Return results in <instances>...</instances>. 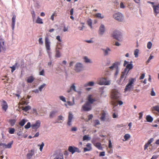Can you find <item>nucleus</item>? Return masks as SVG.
<instances>
[{"label": "nucleus", "instance_id": "obj_1", "mask_svg": "<svg viewBox=\"0 0 159 159\" xmlns=\"http://www.w3.org/2000/svg\"><path fill=\"white\" fill-rule=\"evenodd\" d=\"M92 95H89L87 97L88 102L82 106V109L85 111H88L92 109L91 104L96 100L92 98Z\"/></svg>", "mask_w": 159, "mask_h": 159}, {"label": "nucleus", "instance_id": "obj_2", "mask_svg": "<svg viewBox=\"0 0 159 159\" xmlns=\"http://www.w3.org/2000/svg\"><path fill=\"white\" fill-rule=\"evenodd\" d=\"M135 81V79L134 78H131L129 80V83L125 89V92L130 91L134 89V83Z\"/></svg>", "mask_w": 159, "mask_h": 159}, {"label": "nucleus", "instance_id": "obj_3", "mask_svg": "<svg viewBox=\"0 0 159 159\" xmlns=\"http://www.w3.org/2000/svg\"><path fill=\"white\" fill-rule=\"evenodd\" d=\"M45 43L46 50L49 56H50L51 52L50 50V42L48 35H46L45 38Z\"/></svg>", "mask_w": 159, "mask_h": 159}, {"label": "nucleus", "instance_id": "obj_4", "mask_svg": "<svg viewBox=\"0 0 159 159\" xmlns=\"http://www.w3.org/2000/svg\"><path fill=\"white\" fill-rule=\"evenodd\" d=\"M110 81L107 80V78H99L98 80V83L100 85H109Z\"/></svg>", "mask_w": 159, "mask_h": 159}, {"label": "nucleus", "instance_id": "obj_5", "mask_svg": "<svg viewBox=\"0 0 159 159\" xmlns=\"http://www.w3.org/2000/svg\"><path fill=\"white\" fill-rule=\"evenodd\" d=\"M56 48V57H61L60 50L62 49V44L61 43H57Z\"/></svg>", "mask_w": 159, "mask_h": 159}, {"label": "nucleus", "instance_id": "obj_6", "mask_svg": "<svg viewBox=\"0 0 159 159\" xmlns=\"http://www.w3.org/2000/svg\"><path fill=\"white\" fill-rule=\"evenodd\" d=\"M120 61H116L113 63L112 65L109 67V68L111 69H113L114 68H116L115 75H117L118 73V66L120 65Z\"/></svg>", "mask_w": 159, "mask_h": 159}, {"label": "nucleus", "instance_id": "obj_7", "mask_svg": "<svg viewBox=\"0 0 159 159\" xmlns=\"http://www.w3.org/2000/svg\"><path fill=\"white\" fill-rule=\"evenodd\" d=\"M68 150L72 154H74L75 152L79 153L80 152V149L78 148L75 146H69Z\"/></svg>", "mask_w": 159, "mask_h": 159}, {"label": "nucleus", "instance_id": "obj_8", "mask_svg": "<svg viewBox=\"0 0 159 159\" xmlns=\"http://www.w3.org/2000/svg\"><path fill=\"white\" fill-rule=\"evenodd\" d=\"M111 97L114 99H117L120 97V94L116 89H113L111 92Z\"/></svg>", "mask_w": 159, "mask_h": 159}, {"label": "nucleus", "instance_id": "obj_9", "mask_svg": "<svg viewBox=\"0 0 159 159\" xmlns=\"http://www.w3.org/2000/svg\"><path fill=\"white\" fill-rule=\"evenodd\" d=\"M129 72V70H127L126 69H125L124 71L121 73V75L120 78V80L119 84H121V81L123 79V81H124L126 77V76L127 75Z\"/></svg>", "mask_w": 159, "mask_h": 159}, {"label": "nucleus", "instance_id": "obj_10", "mask_svg": "<svg viewBox=\"0 0 159 159\" xmlns=\"http://www.w3.org/2000/svg\"><path fill=\"white\" fill-rule=\"evenodd\" d=\"M113 16L115 19L119 21H121L123 18V16L122 14L120 13L115 14L113 15Z\"/></svg>", "mask_w": 159, "mask_h": 159}, {"label": "nucleus", "instance_id": "obj_11", "mask_svg": "<svg viewBox=\"0 0 159 159\" xmlns=\"http://www.w3.org/2000/svg\"><path fill=\"white\" fill-rule=\"evenodd\" d=\"M40 121L38 120L36 121L35 124H32L31 125V127L32 129L36 130L40 127Z\"/></svg>", "mask_w": 159, "mask_h": 159}, {"label": "nucleus", "instance_id": "obj_12", "mask_svg": "<svg viewBox=\"0 0 159 159\" xmlns=\"http://www.w3.org/2000/svg\"><path fill=\"white\" fill-rule=\"evenodd\" d=\"M35 150L34 149H31L29 151L26 155L27 159H30L32 156L34 155Z\"/></svg>", "mask_w": 159, "mask_h": 159}, {"label": "nucleus", "instance_id": "obj_13", "mask_svg": "<svg viewBox=\"0 0 159 159\" xmlns=\"http://www.w3.org/2000/svg\"><path fill=\"white\" fill-rule=\"evenodd\" d=\"M83 69V66L81 64L78 63L75 66V70L77 72H79Z\"/></svg>", "mask_w": 159, "mask_h": 159}, {"label": "nucleus", "instance_id": "obj_14", "mask_svg": "<svg viewBox=\"0 0 159 159\" xmlns=\"http://www.w3.org/2000/svg\"><path fill=\"white\" fill-rule=\"evenodd\" d=\"M52 159H63V155L61 154H56L51 156Z\"/></svg>", "mask_w": 159, "mask_h": 159}, {"label": "nucleus", "instance_id": "obj_15", "mask_svg": "<svg viewBox=\"0 0 159 159\" xmlns=\"http://www.w3.org/2000/svg\"><path fill=\"white\" fill-rule=\"evenodd\" d=\"M112 36L114 39L119 40V39L120 36V33L119 32L116 31H114L112 34Z\"/></svg>", "mask_w": 159, "mask_h": 159}, {"label": "nucleus", "instance_id": "obj_16", "mask_svg": "<svg viewBox=\"0 0 159 159\" xmlns=\"http://www.w3.org/2000/svg\"><path fill=\"white\" fill-rule=\"evenodd\" d=\"M92 143L98 149L101 150L102 148L101 144L99 142L96 143L95 140L93 139L92 141Z\"/></svg>", "mask_w": 159, "mask_h": 159}, {"label": "nucleus", "instance_id": "obj_17", "mask_svg": "<svg viewBox=\"0 0 159 159\" xmlns=\"http://www.w3.org/2000/svg\"><path fill=\"white\" fill-rule=\"evenodd\" d=\"M73 118V116L72 114L70 112H69V116H68V121L67 123V125L70 126L71 125V122H72V120Z\"/></svg>", "mask_w": 159, "mask_h": 159}, {"label": "nucleus", "instance_id": "obj_18", "mask_svg": "<svg viewBox=\"0 0 159 159\" xmlns=\"http://www.w3.org/2000/svg\"><path fill=\"white\" fill-rule=\"evenodd\" d=\"M154 12L155 13V16H156L157 14L159 13V4L157 5H153L152 6Z\"/></svg>", "mask_w": 159, "mask_h": 159}, {"label": "nucleus", "instance_id": "obj_19", "mask_svg": "<svg viewBox=\"0 0 159 159\" xmlns=\"http://www.w3.org/2000/svg\"><path fill=\"white\" fill-rule=\"evenodd\" d=\"M2 109L5 111H6L8 108V105L6 101L4 100H2Z\"/></svg>", "mask_w": 159, "mask_h": 159}, {"label": "nucleus", "instance_id": "obj_20", "mask_svg": "<svg viewBox=\"0 0 159 159\" xmlns=\"http://www.w3.org/2000/svg\"><path fill=\"white\" fill-rule=\"evenodd\" d=\"M101 117L100 119L102 121H104L105 120L106 117H107L106 116V113L104 111H101Z\"/></svg>", "mask_w": 159, "mask_h": 159}, {"label": "nucleus", "instance_id": "obj_21", "mask_svg": "<svg viewBox=\"0 0 159 159\" xmlns=\"http://www.w3.org/2000/svg\"><path fill=\"white\" fill-rule=\"evenodd\" d=\"M154 140L153 138H151L149 140H148L147 143H146L144 146V149L146 150L148 148L150 144L153 142Z\"/></svg>", "mask_w": 159, "mask_h": 159}, {"label": "nucleus", "instance_id": "obj_22", "mask_svg": "<svg viewBox=\"0 0 159 159\" xmlns=\"http://www.w3.org/2000/svg\"><path fill=\"white\" fill-rule=\"evenodd\" d=\"M87 148H84V152H86L88 151H90L92 148L91 146V144L89 143H88L86 145Z\"/></svg>", "mask_w": 159, "mask_h": 159}, {"label": "nucleus", "instance_id": "obj_23", "mask_svg": "<svg viewBox=\"0 0 159 159\" xmlns=\"http://www.w3.org/2000/svg\"><path fill=\"white\" fill-rule=\"evenodd\" d=\"M105 31V26L103 25H101L100 27L99 34H103Z\"/></svg>", "mask_w": 159, "mask_h": 159}, {"label": "nucleus", "instance_id": "obj_24", "mask_svg": "<svg viewBox=\"0 0 159 159\" xmlns=\"http://www.w3.org/2000/svg\"><path fill=\"white\" fill-rule=\"evenodd\" d=\"M71 90H73L74 91L76 92V87L75 86V84L74 83L72 85L70 86V89H68L67 90L68 93H70Z\"/></svg>", "mask_w": 159, "mask_h": 159}, {"label": "nucleus", "instance_id": "obj_25", "mask_svg": "<svg viewBox=\"0 0 159 159\" xmlns=\"http://www.w3.org/2000/svg\"><path fill=\"white\" fill-rule=\"evenodd\" d=\"M102 50L105 56L108 55L109 53L111 52L110 49L108 48H107L106 49H102Z\"/></svg>", "mask_w": 159, "mask_h": 159}, {"label": "nucleus", "instance_id": "obj_26", "mask_svg": "<svg viewBox=\"0 0 159 159\" xmlns=\"http://www.w3.org/2000/svg\"><path fill=\"white\" fill-rule=\"evenodd\" d=\"M16 16L15 15H14L12 18V27L13 30L14 28L15 21H16Z\"/></svg>", "mask_w": 159, "mask_h": 159}, {"label": "nucleus", "instance_id": "obj_27", "mask_svg": "<svg viewBox=\"0 0 159 159\" xmlns=\"http://www.w3.org/2000/svg\"><path fill=\"white\" fill-rule=\"evenodd\" d=\"M152 111H157L159 113V106L157 105L154 106L151 108Z\"/></svg>", "mask_w": 159, "mask_h": 159}, {"label": "nucleus", "instance_id": "obj_28", "mask_svg": "<svg viewBox=\"0 0 159 159\" xmlns=\"http://www.w3.org/2000/svg\"><path fill=\"white\" fill-rule=\"evenodd\" d=\"M146 119L148 122H151L153 120V118L150 116L148 115L146 116Z\"/></svg>", "mask_w": 159, "mask_h": 159}, {"label": "nucleus", "instance_id": "obj_29", "mask_svg": "<svg viewBox=\"0 0 159 159\" xmlns=\"http://www.w3.org/2000/svg\"><path fill=\"white\" fill-rule=\"evenodd\" d=\"M34 80V78L32 76L29 77L27 79V81L28 83H32Z\"/></svg>", "mask_w": 159, "mask_h": 159}, {"label": "nucleus", "instance_id": "obj_30", "mask_svg": "<svg viewBox=\"0 0 159 159\" xmlns=\"http://www.w3.org/2000/svg\"><path fill=\"white\" fill-rule=\"evenodd\" d=\"M22 110L25 111H28L31 109V107L30 106H27L22 107Z\"/></svg>", "mask_w": 159, "mask_h": 159}, {"label": "nucleus", "instance_id": "obj_31", "mask_svg": "<svg viewBox=\"0 0 159 159\" xmlns=\"http://www.w3.org/2000/svg\"><path fill=\"white\" fill-rule=\"evenodd\" d=\"M35 23L38 24H42L43 23L42 20L39 17H38L37 20H36Z\"/></svg>", "mask_w": 159, "mask_h": 159}, {"label": "nucleus", "instance_id": "obj_32", "mask_svg": "<svg viewBox=\"0 0 159 159\" xmlns=\"http://www.w3.org/2000/svg\"><path fill=\"white\" fill-rule=\"evenodd\" d=\"M133 68V66H132V65L131 63L127 65L126 66V68L125 69H126L127 70V69H128V70H129L131 69H132Z\"/></svg>", "mask_w": 159, "mask_h": 159}, {"label": "nucleus", "instance_id": "obj_33", "mask_svg": "<svg viewBox=\"0 0 159 159\" xmlns=\"http://www.w3.org/2000/svg\"><path fill=\"white\" fill-rule=\"evenodd\" d=\"M87 23L91 29H92V21L91 19H89L87 21Z\"/></svg>", "mask_w": 159, "mask_h": 159}, {"label": "nucleus", "instance_id": "obj_34", "mask_svg": "<svg viewBox=\"0 0 159 159\" xmlns=\"http://www.w3.org/2000/svg\"><path fill=\"white\" fill-rule=\"evenodd\" d=\"M94 84V83L93 82L90 81L89 82L85 84H84L85 87H87V86H93Z\"/></svg>", "mask_w": 159, "mask_h": 159}, {"label": "nucleus", "instance_id": "obj_35", "mask_svg": "<svg viewBox=\"0 0 159 159\" xmlns=\"http://www.w3.org/2000/svg\"><path fill=\"white\" fill-rule=\"evenodd\" d=\"M95 16L96 17L100 18L101 19H102L104 18V16H103L100 13H97L95 15Z\"/></svg>", "mask_w": 159, "mask_h": 159}, {"label": "nucleus", "instance_id": "obj_36", "mask_svg": "<svg viewBox=\"0 0 159 159\" xmlns=\"http://www.w3.org/2000/svg\"><path fill=\"white\" fill-rule=\"evenodd\" d=\"M29 102L27 101H26L25 99H22L20 102L21 104L22 105H27L28 103Z\"/></svg>", "mask_w": 159, "mask_h": 159}, {"label": "nucleus", "instance_id": "obj_37", "mask_svg": "<svg viewBox=\"0 0 159 159\" xmlns=\"http://www.w3.org/2000/svg\"><path fill=\"white\" fill-rule=\"evenodd\" d=\"M57 112V111H52L50 115V117L51 118H52L56 115V113Z\"/></svg>", "mask_w": 159, "mask_h": 159}, {"label": "nucleus", "instance_id": "obj_38", "mask_svg": "<svg viewBox=\"0 0 159 159\" xmlns=\"http://www.w3.org/2000/svg\"><path fill=\"white\" fill-rule=\"evenodd\" d=\"M16 122V120L15 119L10 120L9 122L10 124L12 126H13Z\"/></svg>", "mask_w": 159, "mask_h": 159}, {"label": "nucleus", "instance_id": "obj_39", "mask_svg": "<svg viewBox=\"0 0 159 159\" xmlns=\"http://www.w3.org/2000/svg\"><path fill=\"white\" fill-rule=\"evenodd\" d=\"M13 143V142H11L9 143L7 145L5 144V148H10L11 147V145Z\"/></svg>", "mask_w": 159, "mask_h": 159}, {"label": "nucleus", "instance_id": "obj_40", "mask_svg": "<svg viewBox=\"0 0 159 159\" xmlns=\"http://www.w3.org/2000/svg\"><path fill=\"white\" fill-rule=\"evenodd\" d=\"M15 131V129L13 128H9V133L11 134H13Z\"/></svg>", "mask_w": 159, "mask_h": 159}, {"label": "nucleus", "instance_id": "obj_41", "mask_svg": "<svg viewBox=\"0 0 159 159\" xmlns=\"http://www.w3.org/2000/svg\"><path fill=\"white\" fill-rule=\"evenodd\" d=\"M139 50L138 49H136L134 52V55L135 57H137L138 56V54L139 53Z\"/></svg>", "mask_w": 159, "mask_h": 159}, {"label": "nucleus", "instance_id": "obj_42", "mask_svg": "<svg viewBox=\"0 0 159 159\" xmlns=\"http://www.w3.org/2000/svg\"><path fill=\"white\" fill-rule=\"evenodd\" d=\"M25 120L23 119L19 122V124L21 126H23L25 125Z\"/></svg>", "mask_w": 159, "mask_h": 159}, {"label": "nucleus", "instance_id": "obj_43", "mask_svg": "<svg viewBox=\"0 0 159 159\" xmlns=\"http://www.w3.org/2000/svg\"><path fill=\"white\" fill-rule=\"evenodd\" d=\"M90 139V138L87 135H85L83 137V141L85 140H89Z\"/></svg>", "mask_w": 159, "mask_h": 159}, {"label": "nucleus", "instance_id": "obj_44", "mask_svg": "<svg viewBox=\"0 0 159 159\" xmlns=\"http://www.w3.org/2000/svg\"><path fill=\"white\" fill-rule=\"evenodd\" d=\"M130 138V135L128 134H125L124 136V138L125 140H127Z\"/></svg>", "mask_w": 159, "mask_h": 159}, {"label": "nucleus", "instance_id": "obj_45", "mask_svg": "<svg viewBox=\"0 0 159 159\" xmlns=\"http://www.w3.org/2000/svg\"><path fill=\"white\" fill-rule=\"evenodd\" d=\"M152 43L151 42H149L147 45V48L149 49H150L151 48L152 46Z\"/></svg>", "mask_w": 159, "mask_h": 159}, {"label": "nucleus", "instance_id": "obj_46", "mask_svg": "<svg viewBox=\"0 0 159 159\" xmlns=\"http://www.w3.org/2000/svg\"><path fill=\"white\" fill-rule=\"evenodd\" d=\"M16 65L17 63H16L15 64V65H14L10 67V68L11 69V72L12 73H13V71L15 70L16 66Z\"/></svg>", "mask_w": 159, "mask_h": 159}, {"label": "nucleus", "instance_id": "obj_47", "mask_svg": "<svg viewBox=\"0 0 159 159\" xmlns=\"http://www.w3.org/2000/svg\"><path fill=\"white\" fill-rule=\"evenodd\" d=\"M46 84H43L40 85L39 88V90L41 91L43 89V88L45 86Z\"/></svg>", "mask_w": 159, "mask_h": 159}, {"label": "nucleus", "instance_id": "obj_48", "mask_svg": "<svg viewBox=\"0 0 159 159\" xmlns=\"http://www.w3.org/2000/svg\"><path fill=\"white\" fill-rule=\"evenodd\" d=\"M31 126V124L30 122H29L27 123V124L25 125V128L26 129H28Z\"/></svg>", "mask_w": 159, "mask_h": 159}, {"label": "nucleus", "instance_id": "obj_49", "mask_svg": "<svg viewBox=\"0 0 159 159\" xmlns=\"http://www.w3.org/2000/svg\"><path fill=\"white\" fill-rule=\"evenodd\" d=\"M44 143L42 142L40 145H38V146H40L39 149L40 151H42L43 147L44 146Z\"/></svg>", "mask_w": 159, "mask_h": 159}, {"label": "nucleus", "instance_id": "obj_50", "mask_svg": "<svg viewBox=\"0 0 159 159\" xmlns=\"http://www.w3.org/2000/svg\"><path fill=\"white\" fill-rule=\"evenodd\" d=\"M60 99L61 100H62L64 102H66L65 98L63 96H60L59 97Z\"/></svg>", "mask_w": 159, "mask_h": 159}, {"label": "nucleus", "instance_id": "obj_51", "mask_svg": "<svg viewBox=\"0 0 159 159\" xmlns=\"http://www.w3.org/2000/svg\"><path fill=\"white\" fill-rule=\"evenodd\" d=\"M99 124H100V122L98 120H95L94 125L95 126H96L97 125H99Z\"/></svg>", "mask_w": 159, "mask_h": 159}, {"label": "nucleus", "instance_id": "obj_52", "mask_svg": "<svg viewBox=\"0 0 159 159\" xmlns=\"http://www.w3.org/2000/svg\"><path fill=\"white\" fill-rule=\"evenodd\" d=\"M56 13L55 12H54L52 15L51 19L52 20H54V16H56Z\"/></svg>", "mask_w": 159, "mask_h": 159}, {"label": "nucleus", "instance_id": "obj_53", "mask_svg": "<svg viewBox=\"0 0 159 159\" xmlns=\"http://www.w3.org/2000/svg\"><path fill=\"white\" fill-rule=\"evenodd\" d=\"M84 61L86 62H90V60L87 57H85L84 58Z\"/></svg>", "mask_w": 159, "mask_h": 159}, {"label": "nucleus", "instance_id": "obj_54", "mask_svg": "<svg viewBox=\"0 0 159 159\" xmlns=\"http://www.w3.org/2000/svg\"><path fill=\"white\" fill-rule=\"evenodd\" d=\"M153 56L150 55L147 61V63H148L150 62V61L153 58Z\"/></svg>", "mask_w": 159, "mask_h": 159}, {"label": "nucleus", "instance_id": "obj_55", "mask_svg": "<svg viewBox=\"0 0 159 159\" xmlns=\"http://www.w3.org/2000/svg\"><path fill=\"white\" fill-rule=\"evenodd\" d=\"M56 39L59 42V43H61V40L60 39V36H57L56 37Z\"/></svg>", "mask_w": 159, "mask_h": 159}, {"label": "nucleus", "instance_id": "obj_56", "mask_svg": "<svg viewBox=\"0 0 159 159\" xmlns=\"http://www.w3.org/2000/svg\"><path fill=\"white\" fill-rule=\"evenodd\" d=\"M158 157V155H153L151 159H157Z\"/></svg>", "mask_w": 159, "mask_h": 159}, {"label": "nucleus", "instance_id": "obj_57", "mask_svg": "<svg viewBox=\"0 0 159 159\" xmlns=\"http://www.w3.org/2000/svg\"><path fill=\"white\" fill-rule=\"evenodd\" d=\"M139 120L141 119L143 115V113L142 112H140L139 114Z\"/></svg>", "mask_w": 159, "mask_h": 159}, {"label": "nucleus", "instance_id": "obj_58", "mask_svg": "<svg viewBox=\"0 0 159 159\" xmlns=\"http://www.w3.org/2000/svg\"><path fill=\"white\" fill-rule=\"evenodd\" d=\"M32 16L33 19H34L35 17V14L34 11H33L31 12Z\"/></svg>", "mask_w": 159, "mask_h": 159}, {"label": "nucleus", "instance_id": "obj_59", "mask_svg": "<svg viewBox=\"0 0 159 159\" xmlns=\"http://www.w3.org/2000/svg\"><path fill=\"white\" fill-rule=\"evenodd\" d=\"M108 142H109V147L110 148H112V145L111 141V140H109Z\"/></svg>", "mask_w": 159, "mask_h": 159}, {"label": "nucleus", "instance_id": "obj_60", "mask_svg": "<svg viewBox=\"0 0 159 159\" xmlns=\"http://www.w3.org/2000/svg\"><path fill=\"white\" fill-rule=\"evenodd\" d=\"M39 75H44V70H43L39 72Z\"/></svg>", "mask_w": 159, "mask_h": 159}, {"label": "nucleus", "instance_id": "obj_61", "mask_svg": "<svg viewBox=\"0 0 159 159\" xmlns=\"http://www.w3.org/2000/svg\"><path fill=\"white\" fill-rule=\"evenodd\" d=\"M39 43L41 44H43V41H42V38H40L39 39Z\"/></svg>", "mask_w": 159, "mask_h": 159}, {"label": "nucleus", "instance_id": "obj_62", "mask_svg": "<svg viewBox=\"0 0 159 159\" xmlns=\"http://www.w3.org/2000/svg\"><path fill=\"white\" fill-rule=\"evenodd\" d=\"M120 7L122 8H124L125 7L123 3L122 2H121L120 3Z\"/></svg>", "mask_w": 159, "mask_h": 159}, {"label": "nucleus", "instance_id": "obj_63", "mask_svg": "<svg viewBox=\"0 0 159 159\" xmlns=\"http://www.w3.org/2000/svg\"><path fill=\"white\" fill-rule=\"evenodd\" d=\"M144 76H145L144 74H141V76H140V77L139 78V79L140 80L143 79L144 78Z\"/></svg>", "mask_w": 159, "mask_h": 159}, {"label": "nucleus", "instance_id": "obj_64", "mask_svg": "<svg viewBox=\"0 0 159 159\" xmlns=\"http://www.w3.org/2000/svg\"><path fill=\"white\" fill-rule=\"evenodd\" d=\"M105 152H101L100 153L99 156H105Z\"/></svg>", "mask_w": 159, "mask_h": 159}]
</instances>
